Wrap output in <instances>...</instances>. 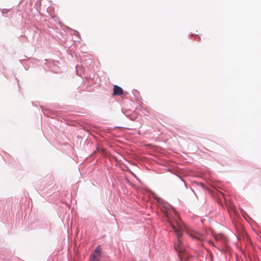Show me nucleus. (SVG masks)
<instances>
[{
	"mask_svg": "<svg viewBox=\"0 0 261 261\" xmlns=\"http://www.w3.org/2000/svg\"><path fill=\"white\" fill-rule=\"evenodd\" d=\"M96 256L95 254L93 255V259L92 261H96Z\"/></svg>",
	"mask_w": 261,
	"mask_h": 261,
	"instance_id": "obj_6",
	"label": "nucleus"
},
{
	"mask_svg": "<svg viewBox=\"0 0 261 261\" xmlns=\"http://www.w3.org/2000/svg\"><path fill=\"white\" fill-rule=\"evenodd\" d=\"M179 257L180 259L181 260H182V256H181V255L180 254H179Z\"/></svg>",
	"mask_w": 261,
	"mask_h": 261,
	"instance_id": "obj_8",
	"label": "nucleus"
},
{
	"mask_svg": "<svg viewBox=\"0 0 261 261\" xmlns=\"http://www.w3.org/2000/svg\"><path fill=\"white\" fill-rule=\"evenodd\" d=\"M172 227L175 230L178 239L177 244H176L174 245L175 249L178 253H181L185 250L182 244V241L180 238L182 236L183 230L181 229H177L174 225H172Z\"/></svg>",
	"mask_w": 261,
	"mask_h": 261,
	"instance_id": "obj_1",
	"label": "nucleus"
},
{
	"mask_svg": "<svg viewBox=\"0 0 261 261\" xmlns=\"http://www.w3.org/2000/svg\"><path fill=\"white\" fill-rule=\"evenodd\" d=\"M123 94V90L122 89L117 86L115 85L114 86V89H113V94L115 95H121Z\"/></svg>",
	"mask_w": 261,
	"mask_h": 261,
	"instance_id": "obj_3",
	"label": "nucleus"
},
{
	"mask_svg": "<svg viewBox=\"0 0 261 261\" xmlns=\"http://www.w3.org/2000/svg\"><path fill=\"white\" fill-rule=\"evenodd\" d=\"M181 180L182 181V182L184 183V184L185 185L186 184V182L184 180L182 179H181Z\"/></svg>",
	"mask_w": 261,
	"mask_h": 261,
	"instance_id": "obj_10",
	"label": "nucleus"
},
{
	"mask_svg": "<svg viewBox=\"0 0 261 261\" xmlns=\"http://www.w3.org/2000/svg\"><path fill=\"white\" fill-rule=\"evenodd\" d=\"M55 68L56 69H54V68H51L50 70L54 72H58V70H57V68L56 67H55Z\"/></svg>",
	"mask_w": 261,
	"mask_h": 261,
	"instance_id": "obj_5",
	"label": "nucleus"
},
{
	"mask_svg": "<svg viewBox=\"0 0 261 261\" xmlns=\"http://www.w3.org/2000/svg\"><path fill=\"white\" fill-rule=\"evenodd\" d=\"M129 172L135 177L137 179V180H138L139 181L140 180V179L137 177V176L130 170H129Z\"/></svg>",
	"mask_w": 261,
	"mask_h": 261,
	"instance_id": "obj_4",
	"label": "nucleus"
},
{
	"mask_svg": "<svg viewBox=\"0 0 261 261\" xmlns=\"http://www.w3.org/2000/svg\"><path fill=\"white\" fill-rule=\"evenodd\" d=\"M220 237H218H218H216L215 238L216 240V241H218V240H219Z\"/></svg>",
	"mask_w": 261,
	"mask_h": 261,
	"instance_id": "obj_7",
	"label": "nucleus"
},
{
	"mask_svg": "<svg viewBox=\"0 0 261 261\" xmlns=\"http://www.w3.org/2000/svg\"><path fill=\"white\" fill-rule=\"evenodd\" d=\"M187 235L191 237L192 239L201 240L203 238V235L196 231H192L191 232L187 231Z\"/></svg>",
	"mask_w": 261,
	"mask_h": 261,
	"instance_id": "obj_2",
	"label": "nucleus"
},
{
	"mask_svg": "<svg viewBox=\"0 0 261 261\" xmlns=\"http://www.w3.org/2000/svg\"><path fill=\"white\" fill-rule=\"evenodd\" d=\"M99 251L98 249L96 248L95 250V252H98Z\"/></svg>",
	"mask_w": 261,
	"mask_h": 261,
	"instance_id": "obj_9",
	"label": "nucleus"
}]
</instances>
